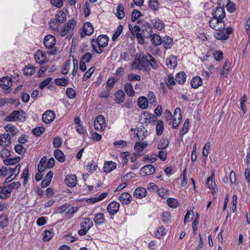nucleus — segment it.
<instances>
[{
    "label": "nucleus",
    "mask_w": 250,
    "mask_h": 250,
    "mask_svg": "<svg viewBox=\"0 0 250 250\" xmlns=\"http://www.w3.org/2000/svg\"><path fill=\"white\" fill-rule=\"evenodd\" d=\"M54 155L56 159L60 162L62 163L64 162L65 160V155L60 149H56L54 152Z\"/></svg>",
    "instance_id": "72a5a7b5"
},
{
    "label": "nucleus",
    "mask_w": 250,
    "mask_h": 250,
    "mask_svg": "<svg viewBox=\"0 0 250 250\" xmlns=\"http://www.w3.org/2000/svg\"><path fill=\"white\" fill-rule=\"evenodd\" d=\"M169 144V140L167 138H162L159 140L158 142L157 148L159 149H165L168 146Z\"/></svg>",
    "instance_id": "e433bc0d"
},
{
    "label": "nucleus",
    "mask_w": 250,
    "mask_h": 250,
    "mask_svg": "<svg viewBox=\"0 0 250 250\" xmlns=\"http://www.w3.org/2000/svg\"><path fill=\"white\" fill-rule=\"evenodd\" d=\"M128 80L130 81H140L141 77L137 74L130 73L128 75Z\"/></svg>",
    "instance_id": "338daca9"
},
{
    "label": "nucleus",
    "mask_w": 250,
    "mask_h": 250,
    "mask_svg": "<svg viewBox=\"0 0 250 250\" xmlns=\"http://www.w3.org/2000/svg\"><path fill=\"white\" fill-rule=\"evenodd\" d=\"M147 32L148 33L150 34L149 37L150 38L151 42L152 43H153L155 45H156V34L155 33H153V32L152 31V29L151 28L148 27L147 29Z\"/></svg>",
    "instance_id": "bf43d9fd"
},
{
    "label": "nucleus",
    "mask_w": 250,
    "mask_h": 250,
    "mask_svg": "<svg viewBox=\"0 0 250 250\" xmlns=\"http://www.w3.org/2000/svg\"><path fill=\"white\" fill-rule=\"evenodd\" d=\"M71 64V61L70 60H67L65 62L64 66L62 70V73L63 74H66L68 72L69 69H70V66Z\"/></svg>",
    "instance_id": "e2e57ef3"
},
{
    "label": "nucleus",
    "mask_w": 250,
    "mask_h": 250,
    "mask_svg": "<svg viewBox=\"0 0 250 250\" xmlns=\"http://www.w3.org/2000/svg\"><path fill=\"white\" fill-rule=\"evenodd\" d=\"M117 167V164L116 163L113 161H106L104 163L103 171L105 173H110L112 170L115 169Z\"/></svg>",
    "instance_id": "412c9836"
},
{
    "label": "nucleus",
    "mask_w": 250,
    "mask_h": 250,
    "mask_svg": "<svg viewBox=\"0 0 250 250\" xmlns=\"http://www.w3.org/2000/svg\"><path fill=\"white\" fill-rule=\"evenodd\" d=\"M167 203L168 207L172 208H176L179 205L177 199L174 198H168Z\"/></svg>",
    "instance_id": "ea45409f"
},
{
    "label": "nucleus",
    "mask_w": 250,
    "mask_h": 250,
    "mask_svg": "<svg viewBox=\"0 0 250 250\" xmlns=\"http://www.w3.org/2000/svg\"><path fill=\"white\" fill-rule=\"evenodd\" d=\"M34 59L36 62L40 64H42L47 62V57L45 51L38 50L34 55Z\"/></svg>",
    "instance_id": "ddd939ff"
},
{
    "label": "nucleus",
    "mask_w": 250,
    "mask_h": 250,
    "mask_svg": "<svg viewBox=\"0 0 250 250\" xmlns=\"http://www.w3.org/2000/svg\"><path fill=\"white\" fill-rule=\"evenodd\" d=\"M147 191L143 187L137 188L134 191L133 195L136 198L142 199L146 196Z\"/></svg>",
    "instance_id": "4be33fe9"
},
{
    "label": "nucleus",
    "mask_w": 250,
    "mask_h": 250,
    "mask_svg": "<svg viewBox=\"0 0 250 250\" xmlns=\"http://www.w3.org/2000/svg\"><path fill=\"white\" fill-rule=\"evenodd\" d=\"M55 118V113L53 111L47 110L42 116V119L45 124H50L52 122Z\"/></svg>",
    "instance_id": "f3484780"
},
{
    "label": "nucleus",
    "mask_w": 250,
    "mask_h": 250,
    "mask_svg": "<svg viewBox=\"0 0 250 250\" xmlns=\"http://www.w3.org/2000/svg\"><path fill=\"white\" fill-rule=\"evenodd\" d=\"M44 131V128L42 127H38L33 130V134L37 136L41 135Z\"/></svg>",
    "instance_id": "774afa93"
},
{
    "label": "nucleus",
    "mask_w": 250,
    "mask_h": 250,
    "mask_svg": "<svg viewBox=\"0 0 250 250\" xmlns=\"http://www.w3.org/2000/svg\"><path fill=\"white\" fill-rule=\"evenodd\" d=\"M148 103H149L147 99L145 96L140 97L137 101L138 106L143 109H146L148 107Z\"/></svg>",
    "instance_id": "cd10ccee"
},
{
    "label": "nucleus",
    "mask_w": 250,
    "mask_h": 250,
    "mask_svg": "<svg viewBox=\"0 0 250 250\" xmlns=\"http://www.w3.org/2000/svg\"><path fill=\"white\" fill-rule=\"evenodd\" d=\"M78 210V208L77 207H68L66 212V215L71 217V215L76 213Z\"/></svg>",
    "instance_id": "4d7b16f0"
},
{
    "label": "nucleus",
    "mask_w": 250,
    "mask_h": 250,
    "mask_svg": "<svg viewBox=\"0 0 250 250\" xmlns=\"http://www.w3.org/2000/svg\"><path fill=\"white\" fill-rule=\"evenodd\" d=\"M189 128V119H187L185 121L183 127L181 129V132H180V135L181 136L184 135L186 133H187Z\"/></svg>",
    "instance_id": "a18cd8bd"
},
{
    "label": "nucleus",
    "mask_w": 250,
    "mask_h": 250,
    "mask_svg": "<svg viewBox=\"0 0 250 250\" xmlns=\"http://www.w3.org/2000/svg\"><path fill=\"white\" fill-rule=\"evenodd\" d=\"M164 116L166 122L168 125L172 124L173 128H177L181 122V110L179 107H177L174 112L173 115L168 109L165 110Z\"/></svg>",
    "instance_id": "7ed1b4c3"
},
{
    "label": "nucleus",
    "mask_w": 250,
    "mask_h": 250,
    "mask_svg": "<svg viewBox=\"0 0 250 250\" xmlns=\"http://www.w3.org/2000/svg\"><path fill=\"white\" fill-rule=\"evenodd\" d=\"M20 186V182H14L7 186L0 187V198L6 199L7 197V194L10 193L14 189L18 188Z\"/></svg>",
    "instance_id": "423d86ee"
},
{
    "label": "nucleus",
    "mask_w": 250,
    "mask_h": 250,
    "mask_svg": "<svg viewBox=\"0 0 250 250\" xmlns=\"http://www.w3.org/2000/svg\"><path fill=\"white\" fill-rule=\"evenodd\" d=\"M116 15L117 18L120 20H122L124 18L125 16V8L122 3H120L118 4Z\"/></svg>",
    "instance_id": "f704fd0d"
},
{
    "label": "nucleus",
    "mask_w": 250,
    "mask_h": 250,
    "mask_svg": "<svg viewBox=\"0 0 250 250\" xmlns=\"http://www.w3.org/2000/svg\"><path fill=\"white\" fill-rule=\"evenodd\" d=\"M145 128H138L137 130L136 135L139 140H142L145 138Z\"/></svg>",
    "instance_id": "864d4df0"
},
{
    "label": "nucleus",
    "mask_w": 250,
    "mask_h": 250,
    "mask_svg": "<svg viewBox=\"0 0 250 250\" xmlns=\"http://www.w3.org/2000/svg\"><path fill=\"white\" fill-rule=\"evenodd\" d=\"M43 43L46 48L51 49V50L48 52V54L54 55L56 54L57 50L54 48L56 43V39L54 36L50 34L46 35L44 39Z\"/></svg>",
    "instance_id": "1a4fd4ad"
},
{
    "label": "nucleus",
    "mask_w": 250,
    "mask_h": 250,
    "mask_svg": "<svg viewBox=\"0 0 250 250\" xmlns=\"http://www.w3.org/2000/svg\"><path fill=\"white\" fill-rule=\"evenodd\" d=\"M155 172V168L152 165H148L142 167L140 170L142 176H146L153 174Z\"/></svg>",
    "instance_id": "dca6fc26"
},
{
    "label": "nucleus",
    "mask_w": 250,
    "mask_h": 250,
    "mask_svg": "<svg viewBox=\"0 0 250 250\" xmlns=\"http://www.w3.org/2000/svg\"><path fill=\"white\" fill-rule=\"evenodd\" d=\"M125 99V94L123 91L119 90L115 94V101L117 103L120 104L124 102Z\"/></svg>",
    "instance_id": "473e14b6"
},
{
    "label": "nucleus",
    "mask_w": 250,
    "mask_h": 250,
    "mask_svg": "<svg viewBox=\"0 0 250 250\" xmlns=\"http://www.w3.org/2000/svg\"><path fill=\"white\" fill-rule=\"evenodd\" d=\"M212 15L214 18L222 20L225 16L224 9L222 7H217L212 10Z\"/></svg>",
    "instance_id": "6ab92c4d"
},
{
    "label": "nucleus",
    "mask_w": 250,
    "mask_h": 250,
    "mask_svg": "<svg viewBox=\"0 0 250 250\" xmlns=\"http://www.w3.org/2000/svg\"><path fill=\"white\" fill-rule=\"evenodd\" d=\"M12 85L11 79L7 77L0 79V87L4 89H9Z\"/></svg>",
    "instance_id": "aec40b11"
},
{
    "label": "nucleus",
    "mask_w": 250,
    "mask_h": 250,
    "mask_svg": "<svg viewBox=\"0 0 250 250\" xmlns=\"http://www.w3.org/2000/svg\"><path fill=\"white\" fill-rule=\"evenodd\" d=\"M120 206V204L118 202L112 201L107 206V211L110 214H115L119 211Z\"/></svg>",
    "instance_id": "a211bd4d"
},
{
    "label": "nucleus",
    "mask_w": 250,
    "mask_h": 250,
    "mask_svg": "<svg viewBox=\"0 0 250 250\" xmlns=\"http://www.w3.org/2000/svg\"><path fill=\"white\" fill-rule=\"evenodd\" d=\"M4 129L6 132L11 134L13 135H16L18 132L17 128L15 126L10 124H8L5 125L4 126Z\"/></svg>",
    "instance_id": "4c0bfd02"
},
{
    "label": "nucleus",
    "mask_w": 250,
    "mask_h": 250,
    "mask_svg": "<svg viewBox=\"0 0 250 250\" xmlns=\"http://www.w3.org/2000/svg\"><path fill=\"white\" fill-rule=\"evenodd\" d=\"M76 24L77 21L75 20L74 19H70L60 31V35L62 37L68 35L70 37Z\"/></svg>",
    "instance_id": "0eeeda50"
},
{
    "label": "nucleus",
    "mask_w": 250,
    "mask_h": 250,
    "mask_svg": "<svg viewBox=\"0 0 250 250\" xmlns=\"http://www.w3.org/2000/svg\"><path fill=\"white\" fill-rule=\"evenodd\" d=\"M54 233L50 230H45L42 233V240L44 241H48L53 237Z\"/></svg>",
    "instance_id": "37998d69"
},
{
    "label": "nucleus",
    "mask_w": 250,
    "mask_h": 250,
    "mask_svg": "<svg viewBox=\"0 0 250 250\" xmlns=\"http://www.w3.org/2000/svg\"><path fill=\"white\" fill-rule=\"evenodd\" d=\"M65 184L69 187H74L77 184V177L75 175H70L66 176Z\"/></svg>",
    "instance_id": "a878e982"
},
{
    "label": "nucleus",
    "mask_w": 250,
    "mask_h": 250,
    "mask_svg": "<svg viewBox=\"0 0 250 250\" xmlns=\"http://www.w3.org/2000/svg\"><path fill=\"white\" fill-rule=\"evenodd\" d=\"M26 119V113L22 110H15L5 118V120L8 122H23L25 121Z\"/></svg>",
    "instance_id": "6e6552de"
},
{
    "label": "nucleus",
    "mask_w": 250,
    "mask_h": 250,
    "mask_svg": "<svg viewBox=\"0 0 250 250\" xmlns=\"http://www.w3.org/2000/svg\"><path fill=\"white\" fill-rule=\"evenodd\" d=\"M131 195L128 192H123L119 196L120 201L123 204L128 205L132 201Z\"/></svg>",
    "instance_id": "5701e85b"
},
{
    "label": "nucleus",
    "mask_w": 250,
    "mask_h": 250,
    "mask_svg": "<svg viewBox=\"0 0 250 250\" xmlns=\"http://www.w3.org/2000/svg\"><path fill=\"white\" fill-rule=\"evenodd\" d=\"M125 90L127 94L130 97H132L134 95V91L133 88L132 84L128 83L125 84Z\"/></svg>",
    "instance_id": "79ce46f5"
},
{
    "label": "nucleus",
    "mask_w": 250,
    "mask_h": 250,
    "mask_svg": "<svg viewBox=\"0 0 250 250\" xmlns=\"http://www.w3.org/2000/svg\"><path fill=\"white\" fill-rule=\"evenodd\" d=\"M214 172H212L211 175L207 178L206 181V185L208 188L211 190V192L213 195L218 191V188L214 180Z\"/></svg>",
    "instance_id": "f8f14e48"
},
{
    "label": "nucleus",
    "mask_w": 250,
    "mask_h": 250,
    "mask_svg": "<svg viewBox=\"0 0 250 250\" xmlns=\"http://www.w3.org/2000/svg\"><path fill=\"white\" fill-rule=\"evenodd\" d=\"M93 226V222L89 218H85L81 223V229L79 230V234L83 236L86 234L89 229Z\"/></svg>",
    "instance_id": "9b49d317"
},
{
    "label": "nucleus",
    "mask_w": 250,
    "mask_h": 250,
    "mask_svg": "<svg viewBox=\"0 0 250 250\" xmlns=\"http://www.w3.org/2000/svg\"><path fill=\"white\" fill-rule=\"evenodd\" d=\"M231 69V64L228 60L225 61L223 69L220 72L221 78L227 77L229 71Z\"/></svg>",
    "instance_id": "b1692460"
},
{
    "label": "nucleus",
    "mask_w": 250,
    "mask_h": 250,
    "mask_svg": "<svg viewBox=\"0 0 250 250\" xmlns=\"http://www.w3.org/2000/svg\"><path fill=\"white\" fill-rule=\"evenodd\" d=\"M83 31L85 35H91L94 32L93 26L90 22H86L83 25Z\"/></svg>",
    "instance_id": "c756f323"
},
{
    "label": "nucleus",
    "mask_w": 250,
    "mask_h": 250,
    "mask_svg": "<svg viewBox=\"0 0 250 250\" xmlns=\"http://www.w3.org/2000/svg\"><path fill=\"white\" fill-rule=\"evenodd\" d=\"M157 157L162 161H164L167 158V152L164 149H161L157 154Z\"/></svg>",
    "instance_id": "5fc2aeb1"
},
{
    "label": "nucleus",
    "mask_w": 250,
    "mask_h": 250,
    "mask_svg": "<svg viewBox=\"0 0 250 250\" xmlns=\"http://www.w3.org/2000/svg\"><path fill=\"white\" fill-rule=\"evenodd\" d=\"M47 218L46 217H41L39 218L36 222L37 226L40 227L45 225L47 223Z\"/></svg>",
    "instance_id": "680f3d73"
},
{
    "label": "nucleus",
    "mask_w": 250,
    "mask_h": 250,
    "mask_svg": "<svg viewBox=\"0 0 250 250\" xmlns=\"http://www.w3.org/2000/svg\"><path fill=\"white\" fill-rule=\"evenodd\" d=\"M164 130V122L162 120L157 121V135H161Z\"/></svg>",
    "instance_id": "603ef678"
},
{
    "label": "nucleus",
    "mask_w": 250,
    "mask_h": 250,
    "mask_svg": "<svg viewBox=\"0 0 250 250\" xmlns=\"http://www.w3.org/2000/svg\"><path fill=\"white\" fill-rule=\"evenodd\" d=\"M11 138L10 136L7 134H4L0 135V146L5 147L8 146L10 144Z\"/></svg>",
    "instance_id": "393cba45"
},
{
    "label": "nucleus",
    "mask_w": 250,
    "mask_h": 250,
    "mask_svg": "<svg viewBox=\"0 0 250 250\" xmlns=\"http://www.w3.org/2000/svg\"><path fill=\"white\" fill-rule=\"evenodd\" d=\"M95 68L92 66L84 74L83 77V80L84 81H86L93 73L94 72Z\"/></svg>",
    "instance_id": "052dcab7"
},
{
    "label": "nucleus",
    "mask_w": 250,
    "mask_h": 250,
    "mask_svg": "<svg viewBox=\"0 0 250 250\" xmlns=\"http://www.w3.org/2000/svg\"><path fill=\"white\" fill-rule=\"evenodd\" d=\"M105 120L102 115H99L95 120L94 125L96 130L103 131L105 127Z\"/></svg>",
    "instance_id": "4468645a"
},
{
    "label": "nucleus",
    "mask_w": 250,
    "mask_h": 250,
    "mask_svg": "<svg viewBox=\"0 0 250 250\" xmlns=\"http://www.w3.org/2000/svg\"><path fill=\"white\" fill-rule=\"evenodd\" d=\"M163 43L164 47L166 49H169L171 48L173 44V40L169 37H164L163 40L160 36L157 35V45Z\"/></svg>",
    "instance_id": "2eb2a0df"
},
{
    "label": "nucleus",
    "mask_w": 250,
    "mask_h": 250,
    "mask_svg": "<svg viewBox=\"0 0 250 250\" xmlns=\"http://www.w3.org/2000/svg\"><path fill=\"white\" fill-rule=\"evenodd\" d=\"M35 67L30 64L26 66V67L23 69V73L24 75L28 76L31 75L35 72Z\"/></svg>",
    "instance_id": "49530a36"
},
{
    "label": "nucleus",
    "mask_w": 250,
    "mask_h": 250,
    "mask_svg": "<svg viewBox=\"0 0 250 250\" xmlns=\"http://www.w3.org/2000/svg\"><path fill=\"white\" fill-rule=\"evenodd\" d=\"M66 94L69 99H73L76 97V92L71 88H67L66 90Z\"/></svg>",
    "instance_id": "13d9d810"
},
{
    "label": "nucleus",
    "mask_w": 250,
    "mask_h": 250,
    "mask_svg": "<svg viewBox=\"0 0 250 250\" xmlns=\"http://www.w3.org/2000/svg\"><path fill=\"white\" fill-rule=\"evenodd\" d=\"M69 207L68 205L67 204H65L62 206L58 207L57 208V212L58 213L62 214V213L66 212L67 208Z\"/></svg>",
    "instance_id": "69168bd1"
},
{
    "label": "nucleus",
    "mask_w": 250,
    "mask_h": 250,
    "mask_svg": "<svg viewBox=\"0 0 250 250\" xmlns=\"http://www.w3.org/2000/svg\"><path fill=\"white\" fill-rule=\"evenodd\" d=\"M20 161L19 157L7 158L3 160V163L5 165H14L18 164Z\"/></svg>",
    "instance_id": "58836bf2"
},
{
    "label": "nucleus",
    "mask_w": 250,
    "mask_h": 250,
    "mask_svg": "<svg viewBox=\"0 0 250 250\" xmlns=\"http://www.w3.org/2000/svg\"><path fill=\"white\" fill-rule=\"evenodd\" d=\"M28 177V168L26 167L23 169V172L21 175V178L23 179V184L25 185L27 183Z\"/></svg>",
    "instance_id": "0e129e2a"
},
{
    "label": "nucleus",
    "mask_w": 250,
    "mask_h": 250,
    "mask_svg": "<svg viewBox=\"0 0 250 250\" xmlns=\"http://www.w3.org/2000/svg\"><path fill=\"white\" fill-rule=\"evenodd\" d=\"M108 41L109 38L106 35H102L99 36L96 40L92 39L91 42L94 51L101 54L104 52V48L108 44Z\"/></svg>",
    "instance_id": "20e7f679"
},
{
    "label": "nucleus",
    "mask_w": 250,
    "mask_h": 250,
    "mask_svg": "<svg viewBox=\"0 0 250 250\" xmlns=\"http://www.w3.org/2000/svg\"><path fill=\"white\" fill-rule=\"evenodd\" d=\"M175 78L172 74L168 75L167 77L165 80V83L169 89H172L173 86L175 84Z\"/></svg>",
    "instance_id": "c9c22d12"
},
{
    "label": "nucleus",
    "mask_w": 250,
    "mask_h": 250,
    "mask_svg": "<svg viewBox=\"0 0 250 250\" xmlns=\"http://www.w3.org/2000/svg\"><path fill=\"white\" fill-rule=\"evenodd\" d=\"M147 146V143L137 142L134 146V149L137 152L142 151Z\"/></svg>",
    "instance_id": "a19ab883"
},
{
    "label": "nucleus",
    "mask_w": 250,
    "mask_h": 250,
    "mask_svg": "<svg viewBox=\"0 0 250 250\" xmlns=\"http://www.w3.org/2000/svg\"><path fill=\"white\" fill-rule=\"evenodd\" d=\"M187 79V75L185 72L182 71L177 73L175 76V80L180 84H184Z\"/></svg>",
    "instance_id": "7c9ffc66"
},
{
    "label": "nucleus",
    "mask_w": 250,
    "mask_h": 250,
    "mask_svg": "<svg viewBox=\"0 0 250 250\" xmlns=\"http://www.w3.org/2000/svg\"><path fill=\"white\" fill-rule=\"evenodd\" d=\"M209 25L217 31L214 34V37L217 40H226L233 32L232 28L230 27L226 28L225 24L221 19L212 17L209 21Z\"/></svg>",
    "instance_id": "f257e3e1"
},
{
    "label": "nucleus",
    "mask_w": 250,
    "mask_h": 250,
    "mask_svg": "<svg viewBox=\"0 0 250 250\" xmlns=\"http://www.w3.org/2000/svg\"><path fill=\"white\" fill-rule=\"evenodd\" d=\"M47 157L43 156L41 159L38 166V170L40 173L43 171L46 168H51L55 165V160L53 158H50L46 161Z\"/></svg>",
    "instance_id": "9d476101"
},
{
    "label": "nucleus",
    "mask_w": 250,
    "mask_h": 250,
    "mask_svg": "<svg viewBox=\"0 0 250 250\" xmlns=\"http://www.w3.org/2000/svg\"><path fill=\"white\" fill-rule=\"evenodd\" d=\"M210 147V143L209 142L206 143L203 148L202 155L204 157H207L209 154V150Z\"/></svg>",
    "instance_id": "3c124183"
},
{
    "label": "nucleus",
    "mask_w": 250,
    "mask_h": 250,
    "mask_svg": "<svg viewBox=\"0 0 250 250\" xmlns=\"http://www.w3.org/2000/svg\"><path fill=\"white\" fill-rule=\"evenodd\" d=\"M94 221L96 225L99 226L103 224L105 222L104 214L102 213L96 214L94 218Z\"/></svg>",
    "instance_id": "2f4dec72"
},
{
    "label": "nucleus",
    "mask_w": 250,
    "mask_h": 250,
    "mask_svg": "<svg viewBox=\"0 0 250 250\" xmlns=\"http://www.w3.org/2000/svg\"><path fill=\"white\" fill-rule=\"evenodd\" d=\"M188 2L185 1L184 2L183 1L177 0L173 3V7L175 8L183 7L186 8V7H188Z\"/></svg>",
    "instance_id": "8fccbe9b"
},
{
    "label": "nucleus",
    "mask_w": 250,
    "mask_h": 250,
    "mask_svg": "<svg viewBox=\"0 0 250 250\" xmlns=\"http://www.w3.org/2000/svg\"><path fill=\"white\" fill-rule=\"evenodd\" d=\"M136 59L132 64V67L135 69H145L149 65L153 68H155V60L151 56L144 53H138L136 56Z\"/></svg>",
    "instance_id": "f03ea898"
},
{
    "label": "nucleus",
    "mask_w": 250,
    "mask_h": 250,
    "mask_svg": "<svg viewBox=\"0 0 250 250\" xmlns=\"http://www.w3.org/2000/svg\"><path fill=\"white\" fill-rule=\"evenodd\" d=\"M66 19L65 13L61 10H59L56 12L55 18L51 20L50 26L54 30H58L59 24L65 21Z\"/></svg>",
    "instance_id": "39448f33"
},
{
    "label": "nucleus",
    "mask_w": 250,
    "mask_h": 250,
    "mask_svg": "<svg viewBox=\"0 0 250 250\" xmlns=\"http://www.w3.org/2000/svg\"><path fill=\"white\" fill-rule=\"evenodd\" d=\"M123 26L120 24L112 36V40L113 41H116V40L120 36L123 32Z\"/></svg>",
    "instance_id": "de8ad7c7"
},
{
    "label": "nucleus",
    "mask_w": 250,
    "mask_h": 250,
    "mask_svg": "<svg viewBox=\"0 0 250 250\" xmlns=\"http://www.w3.org/2000/svg\"><path fill=\"white\" fill-rule=\"evenodd\" d=\"M55 83L58 85L64 86L68 84L69 81L66 78H58L55 80Z\"/></svg>",
    "instance_id": "09e8293b"
},
{
    "label": "nucleus",
    "mask_w": 250,
    "mask_h": 250,
    "mask_svg": "<svg viewBox=\"0 0 250 250\" xmlns=\"http://www.w3.org/2000/svg\"><path fill=\"white\" fill-rule=\"evenodd\" d=\"M142 16V14L140 11L138 10L135 9L132 12L131 19L133 21H136L140 17Z\"/></svg>",
    "instance_id": "6e6d98bb"
},
{
    "label": "nucleus",
    "mask_w": 250,
    "mask_h": 250,
    "mask_svg": "<svg viewBox=\"0 0 250 250\" xmlns=\"http://www.w3.org/2000/svg\"><path fill=\"white\" fill-rule=\"evenodd\" d=\"M156 160V154H148L146 155L144 158L142 159V161L144 162H147L152 163Z\"/></svg>",
    "instance_id": "c03bdc74"
},
{
    "label": "nucleus",
    "mask_w": 250,
    "mask_h": 250,
    "mask_svg": "<svg viewBox=\"0 0 250 250\" xmlns=\"http://www.w3.org/2000/svg\"><path fill=\"white\" fill-rule=\"evenodd\" d=\"M166 65L169 68L174 69L177 65V58L174 55H171L166 60Z\"/></svg>",
    "instance_id": "bb28decb"
},
{
    "label": "nucleus",
    "mask_w": 250,
    "mask_h": 250,
    "mask_svg": "<svg viewBox=\"0 0 250 250\" xmlns=\"http://www.w3.org/2000/svg\"><path fill=\"white\" fill-rule=\"evenodd\" d=\"M202 79L199 76L193 77L190 82L191 86L194 89L198 88L202 84Z\"/></svg>",
    "instance_id": "c85d7f7f"
}]
</instances>
